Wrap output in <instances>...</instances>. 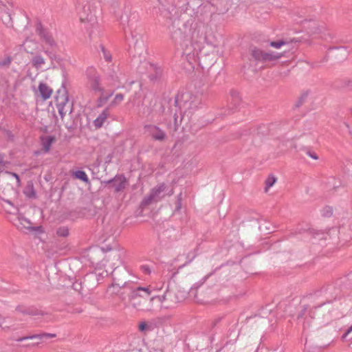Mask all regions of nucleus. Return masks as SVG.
I'll return each mask as SVG.
<instances>
[{
  "label": "nucleus",
  "instance_id": "9b49d317",
  "mask_svg": "<svg viewBox=\"0 0 352 352\" xmlns=\"http://www.w3.org/2000/svg\"><path fill=\"white\" fill-rule=\"evenodd\" d=\"M241 103L242 99L240 93L234 89L230 90L228 99V108L232 111L236 110L239 108Z\"/></svg>",
  "mask_w": 352,
  "mask_h": 352
},
{
  "label": "nucleus",
  "instance_id": "f3484780",
  "mask_svg": "<svg viewBox=\"0 0 352 352\" xmlns=\"http://www.w3.org/2000/svg\"><path fill=\"white\" fill-rule=\"evenodd\" d=\"M38 91L43 100H47L50 98L52 94L53 90L47 84L41 82L38 85Z\"/></svg>",
  "mask_w": 352,
  "mask_h": 352
},
{
  "label": "nucleus",
  "instance_id": "f704fd0d",
  "mask_svg": "<svg viewBox=\"0 0 352 352\" xmlns=\"http://www.w3.org/2000/svg\"><path fill=\"white\" fill-rule=\"evenodd\" d=\"M8 206L9 207L8 208L4 206V208L7 212L10 214H16L17 212H19V210L16 208H14L12 203L11 205L8 204Z\"/></svg>",
  "mask_w": 352,
  "mask_h": 352
},
{
  "label": "nucleus",
  "instance_id": "412c9836",
  "mask_svg": "<svg viewBox=\"0 0 352 352\" xmlns=\"http://www.w3.org/2000/svg\"><path fill=\"white\" fill-rule=\"evenodd\" d=\"M45 63V60L41 54H36L31 59V64L33 67L38 69Z\"/></svg>",
  "mask_w": 352,
  "mask_h": 352
},
{
  "label": "nucleus",
  "instance_id": "9d476101",
  "mask_svg": "<svg viewBox=\"0 0 352 352\" xmlns=\"http://www.w3.org/2000/svg\"><path fill=\"white\" fill-rule=\"evenodd\" d=\"M151 294V286L138 287L131 289L129 295L130 299L136 300L138 298H148Z\"/></svg>",
  "mask_w": 352,
  "mask_h": 352
},
{
  "label": "nucleus",
  "instance_id": "393cba45",
  "mask_svg": "<svg viewBox=\"0 0 352 352\" xmlns=\"http://www.w3.org/2000/svg\"><path fill=\"white\" fill-rule=\"evenodd\" d=\"M124 100V95L122 94H118L114 97L113 100L110 103L111 107H114L119 105Z\"/></svg>",
  "mask_w": 352,
  "mask_h": 352
},
{
  "label": "nucleus",
  "instance_id": "2f4dec72",
  "mask_svg": "<svg viewBox=\"0 0 352 352\" xmlns=\"http://www.w3.org/2000/svg\"><path fill=\"white\" fill-rule=\"evenodd\" d=\"M100 49L103 54V58L107 62H111V54L107 50L105 49V47L103 45H100Z\"/></svg>",
  "mask_w": 352,
  "mask_h": 352
},
{
  "label": "nucleus",
  "instance_id": "a18cd8bd",
  "mask_svg": "<svg viewBox=\"0 0 352 352\" xmlns=\"http://www.w3.org/2000/svg\"><path fill=\"white\" fill-rule=\"evenodd\" d=\"M308 155L314 160L318 159V157L316 153H311L310 152H308Z\"/></svg>",
  "mask_w": 352,
  "mask_h": 352
},
{
  "label": "nucleus",
  "instance_id": "ea45409f",
  "mask_svg": "<svg viewBox=\"0 0 352 352\" xmlns=\"http://www.w3.org/2000/svg\"><path fill=\"white\" fill-rule=\"evenodd\" d=\"M189 257H190V254H188L187 256V258L188 260L182 266H180L179 268H182V267L190 263L196 257V254H193V255L192 256V257L190 258H189Z\"/></svg>",
  "mask_w": 352,
  "mask_h": 352
},
{
  "label": "nucleus",
  "instance_id": "6ab92c4d",
  "mask_svg": "<svg viewBox=\"0 0 352 352\" xmlns=\"http://www.w3.org/2000/svg\"><path fill=\"white\" fill-rule=\"evenodd\" d=\"M55 142L56 138L54 136L48 135L41 137V142L44 151L46 153L49 152L52 144Z\"/></svg>",
  "mask_w": 352,
  "mask_h": 352
},
{
  "label": "nucleus",
  "instance_id": "7c9ffc66",
  "mask_svg": "<svg viewBox=\"0 0 352 352\" xmlns=\"http://www.w3.org/2000/svg\"><path fill=\"white\" fill-rule=\"evenodd\" d=\"M322 215L324 217H329L333 214V208L331 206H327L321 210Z\"/></svg>",
  "mask_w": 352,
  "mask_h": 352
},
{
  "label": "nucleus",
  "instance_id": "3c124183",
  "mask_svg": "<svg viewBox=\"0 0 352 352\" xmlns=\"http://www.w3.org/2000/svg\"><path fill=\"white\" fill-rule=\"evenodd\" d=\"M348 85H351L352 86V81H349V83H348Z\"/></svg>",
  "mask_w": 352,
  "mask_h": 352
},
{
  "label": "nucleus",
  "instance_id": "f257e3e1",
  "mask_svg": "<svg viewBox=\"0 0 352 352\" xmlns=\"http://www.w3.org/2000/svg\"><path fill=\"white\" fill-rule=\"evenodd\" d=\"M180 20L173 22L170 32L175 43L183 47V53L186 59L192 64V60L200 59L204 44L213 45L215 37L210 27L201 23H194L192 19L188 20L179 25Z\"/></svg>",
  "mask_w": 352,
  "mask_h": 352
},
{
  "label": "nucleus",
  "instance_id": "7ed1b4c3",
  "mask_svg": "<svg viewBox=\"0 0 352 352\" xmlns=\"http://www.w3.org/2000/svg\"><path fill=\"white\" fill-rule=\"evenodd\" d=\"M251 55L256 60L265 63L276 61L282 57L280 53L266 52L256 47L251 49Z\"/></svg>",
  "mask_w": 352,
  "mask_h": 352
},
{
  "label": "nucleus",
  "instance_id": "b1692460",
  "mask_svg": "<svg viewBox=\"0 0 352 352\" xmlns=\"http://www.w3.org/2000/svg\"><path fill=\"white\" fill-rule=\"evenodd\" d=\"M24 193L29 197H34L35 192L32 182H28L24 189Z\"/></svg>",
  "mask_w": 352,
  "mask_h": 352
},
{
  "label": "nucleus",
  "instance_id": "20e7f679",
  "mask_svg": "<svg viewBox=\"0 0 352 352\" xmlns=\"http://www.w3.org/2000/svg\"><path fill=\"white\" fill-rule=\"evenodd\" d=\"M36 33L38 35L40 40L45 45L52 48L57 46V43L52 32L47 28H45L41 22H37L36 24Z\"/></svg>",
  "mask_w": 352,
  "mask_h": 352
},
{
  "label": "nucleus",
  "instance_id": "dca6fc26",
  "mask_svg": "<svg viewBox=\"0 0 352 352\" xmlns=\"http://www.w3.org/2000/svg\"><path fill=\"white\" fill-rule=\"evenodd\" d=\"M110 115L109 108L104 109L101 113L94 120L93 124L96 129L101 128L107 122Z\"/></svg>",
  "mask_w": 352,
  "mask_h": 352
},
{
  "label": "nucleus",
  "instance_id": "0eeeda50",
  "mask_svg": "<svg viewBox=\"0 0 352 352\" xmlns=\"http://www.w3.org/2000/svg\"><path fill=\"white\" fill-rule=\"evenodd\" d=\"M14 189L6 179H0V198L8 204L11 205L9 197L14 194Z\"/></svg>",
  "mask_w": 352,
  "mask_h": 352
},
{
  "label": "nucleus",
  "instance_id": "ddd939ff",
  "mask_svg": "<svg viewBox=\"0 0 352 352\" xmlns=\"http://www.w3.org/2000/svg\"><path fill=\"white\" fill-rule=\"evenodd\" d=\"M104 183L106 184H112L113 187H114L115 188V191L118 192L125 188L126 184V179L122 175H118L116 176L113 179L105 181Z\"/></svg>",
  "mask_w": 352,
  "mask_h": 352
},
{
  "label": "nucleus",
  "instance_id": "603ef678",
  "mask_svg": "<svg viewBox=\"0 0 352 352\" xmlns=\"http://www.w3.org/2000/svg\"><path fill=\"white\" fill-rule=\"evenodd\" d=\"M150 352H154L153 351H151ZM157 352H163L162 350H159Z\"/></svg>",
  "mask_w": 352,
  "mask_h": 352
},
{
  "label": "nucleus",
  "instance_id": "8fccbe9b",
  "mask_svg": "<svg viewBox=\"0 0 352 352\" xmlns=\"http://www.w3.org/2000/svg\"><path fill=\"white\" fill-rule=\"evenodd\" d=\"M123 275H124V276H127V272H126V271H124V272H123Z\"/></svg>",
  "mask_w": 352,
  "mask_h": 352
},
{
  "label": "nucleus",
  "instance_id": "c03bdc74",
  "mask_svg": "<svg viewBox=\"0 0 352 352\" xmlns=\"http://www.w3.org/2000/svg\"><path fill=\"white\" fill-rule=\"evenodd\" d=\"M352 331V326H351V327H349V329H347L346 333H344L342 336V339H345L346 338V336L349 335V333H350Z\"/></svg>",
  "mask_w": 352,
  "mask_h": 352
},
{
  "label": "nucleus",
  "instance_id": "473e14b6",
  "mask_svg": "<svg viewBox=\"0 0 352 352\" xmlns=\"http://www.w3.org/2000/svg\"><path fill=\"white\" fill-rule=\"evenodd\" d=\"M152 67H153V69L155 70V74L154 75L151 74L150 76V78L152 80H157L162 75V69L160 67H154L153 65H152Z\"/></svg>",
  "mask_w": 352,
  "mask_h": 352
},
{
  "label": "nucleus",
  "instance_id": "a211bd4d",
  "mask_svg": "<svg viewBox=\"0 0 352 352\" xmlns=\"http://www.w3.org/2000/svg\"><path fill=\"white\" fill-rule=\"evenodd\" d=\"M131 350L137 352H146L147 347L143 339L137 338L133 340L132 349Z\"/></svg>",
  "mask_w": 352,
  "mask_h": 352
},
{
  "label": "nucleus",
  "instance_id": "4468645a",
  "mask_svg": "<svg viewBox=\"0 0 352 352\" xmlns=\"http://www.w3.org/2000/svg\"><path fill=\"white\" fill-rule=\"evenodd\" d=\"M12 62V58L9 55L0 57V78L6 79V74Z\"/></svg>",
  "mask_w": 352,
  "mask_h": 352
},
{
  "label": "nucleus",
  "instance_id": "37998d69",
  "mask_svg": "<svg viewBox=\"0 0 352 352\" xmlns=\"http://www.w3.org/2000/svg\"><path fill=\"white\" fill-rule=\"evenodd\" d=\"M8 175L10 176V177H15L17 180V182H19V175L16 173H10V172H8L6 173Z\"/></svg>",
  "mask_w": 352,
  "mask_h": 352
},
{
  "label": "nucleus",
  "instance_id": "423d86ee",
  "mask_svg": "<svg viewBox=\"0 0 352 352\" xmlns=\"http://www.w3.org/2000/svg\"><path fill=\"white\" fill-rule=\"evenodd\" d=\"M145 132L152 138L153 140L160 142L164 141L166 138V132L159 126L154 124H148L144 126Z\"/></svg>",
  "mask_w": 352,
  "mask_h": 352
},
{
  "label": "nucleus",
  "instance_id": "5701e85b",
  "mask_svg": "<svg viewBox=\"0 0 352 352\" xmlns=\"http://www.w3.org/2000/svg\"><path fill=\"white\" fill-rule=\"evenodd\" d=\"M73 175L76 179H80L85 183L89 182V178H88L86 173L83 170H76L74 173Z\"/></svg>",
  "mask_w": 352,
  "mask_h": 352
},
{
  "label": "nucleus",
  "instance_id": "4be33fe9",
  "mask_svg": "<svg viewBox=\"0 0 352 352\" xmlns=\"http://www.w3.org/2000/svg\"><path fill=\"white\" fill-rule=\"evenodd\" d=\"M28 314L34 317L35 320H50L49 316H47V314L45 313L43 310L33 309Z\"/></svg>",
  "mask_w": 352,
  "mask_h": 352
},
{
  "label": "nucleus",
  "instance_id": "39448f33",
  "mask_svg": "<svg viewBox=\"0 0 352 352\" xmlns=\"http://www.w3.org/2000/svg\"><path fill=\"white\" fill-rule=\"evenodd\" d=\"M12 221L18 230L24 232H33L37 230L36 227L32 226V223L20 212L16 213V218Z\"/></svg>",
  "mask_w": 352,
  "mask_h": 352
},
{
  "label": "nucleus",
  "instance_id": "6e6552de",
  "mask_svg": "<svg viewBox=\"0 0 352 352\" xmlns=\"http://www.w3.org/2000/svg\"><path fill=\"white\" fill-rule=\"evenodd\" d=\"M89 87L96 93L102 92L104 88L100 83V78L98 74L93 69H91L87 74Z\"/></svg>",
  "mask_w": 352,
  "mask_h": 352
},
{
  "label": "nucleus",
  "instance_id": "f03ea898",
  "mask_svg": "<svg viewBox=\"0 0 352 352\" xmlns=\"http://www.w3.org/2000/svg\"><path fill=\"white\" fill-rule=\"evenodd\" d=\"M55 102L62 119L67 111L72 112V107L69 104L67 91L64 83H63L61 88L56 92Z\"/></svg>",
  "mask_w": 352,
  "mask_h": 352
},
{
  "label": "nucleus",
  "instance_id": "e433bc0d",
  "mask_svg": "<svg viewBox=\"0 0 352 352\" xmlns=\"http://www.w3.org/2000/svg\"><path fill=\"white\" fill-rule=\"evenodd\" d=\"M211 6H212V5H210V3H207V4L201 6L200 7V10L201 11H204V12H208V11L210 12Z\"/></svg>",
  "mask_w": 352,
  "mask_h": 352
},
{
  "label": "nucleus",
  "instance_id": "72a5a7b5",
  "mask_svg": "<svg viewBox=\"0 0 352 352\" xmlns=\"http://www.w3.org/2000/svg\"><path fill=\"white\" fill-rule=\"evenodd\" d=\"M308 96H309V91H305V92L302 93L300 95L296 105L300 106V105L302 104L307 100Z\"/></svg>",
  "mask_w": 352,
  "mask_h": 352
},
{
  "label": "nucleus",
  "instance_id": "4c0bfd02",
  "mask_svg": "<svg viewBox=\"0 0 352 352\" xmlns=\"http://www.w3.org/2000/svg\"><path fill=\"white\" fill-rule=\"evenodd\" d=\"M165 299V296H153L151 298V301H155V300H157L158 302H162Z\"/></svg>",
  "mask_w": 352,
  "mask_h": 352
},
{
  "label": "nucleus",
  "instance_id": "79ce46f5",
  "mask_svg": "<svg viewBox=\"0 0 352 352\" xmlns=\"http://www.w3.org/2000/svg\"><path fill=\"white\" fill-rule=\"evenodd\" d=\"M147 324L145 322H140L139 324V329L140 331H144L146 329Z\"/></svg>",
  "mask_w": 352,
  "mask_h": 352
},
{
  "label": "nucleus",
  "instance_id": "c756f323",
  "mask_svg": "<svg viewBox=\"0 0 352 352\" xmlns=\"http://www.w3.org/2000/svg\"><path fill=\"white\" fill-rule=\"evenodd\" d=\"M56 234L59 236L66 237L69 235V229L67 227H60L56 230Z\"/></svg>",
  "mask_w": 352,
  "mask_h": 352
},
{
  "label": "nucleus",
  "instance_id": "c85d7f7f",
  "mask_svg": "<svg viewBox=\"0 0 352 352\" xmlns=\"http://www.w3.org/2000/svg\"><path fill=\"white\" fill-rule=\"evenodd\" d=\"M99 94H100V96L98 98L100 105L104 104L109 100V98L113 95V92L106 94H104V91L102 92H100Z\"/></svg>",
  "mask_w": 352,
  "mask_h": 352
},
{
  "label": "nucleus",
  "instance_id": "cd10ccee",
  "mask_svg": "<svg viewBox=\"0 0 352 352\" xmlns=\"http://www.w3.org/2000/svg\"><path fill=\"white\" fill-rule=\"evenodd\" d=\"M276 182V178L273 175H270L265 180V191L267 192L268 189L272 187Z\"/></svg>",
  "mask_w": 352,
  "mask_h": 352
},
{
  "label": "nucleus",
  "instance_id": "1a4fd4ad",
  "mask_svg": "<svg viewBox=\"0 0 352 352\" xmlns=\"http://www.w3.org/2000/svg\"><path fill=\"white\" fill-rule=\"evenodd\" d=\"M166 185L161 184L157 187L152 189L150 195L142 201V205L148 206L153 202H157L164 197L161 193L165 190Z\"/></svg>",
  "mask_w": 352,
  "mask_h": 352
},
{
  "label": "nucleus",
  "instance_id": "a878e982",
  "mask_svg": "<svg viewBox=\"0 0 352 352\" xmlns=\"http://www.w3.org/2000/svg\"><path fill=\"white\" fill-rule=\"evenodd\" d=\"M288 43H289V42L287 40L280 39V40L276 41H271L270 43V45L272 47L279 49L282 46L286 45Z\"/></svg>",
  "mask_w": 352,
  "mask_h": 352
},
{
  "label": "nucleus",
  "instance_id": "2eb2a0df",
  "mask_svg": "<svg viewBox=\"0 0 352 352\" xmlns=\"http://www.w3.org/2000/svg\"><path fill=\"white\" fill-rule=\"evenodd\" d=\"M80 20L82 22H91L94 20V15L93 14L90 6L85 5L82 6L81 11L79 12Z\"/></svg>",
  "mask_w": 352,
  "mask_h": 352
},
{
  "label": "nucleus",
  "instance_id": "aec40b11",
  "mask_svg": "<svg viewBox=\"0 0 352 352\" xmlns=\"http://www.w3.org/2000/svg\"><path fill=\"white\" fill-rule=\"evenodd\" d=\"M56 338V334L53 333H42V334H35L30 337H24L21 339V340H43V339H51Z\"/></svg>",
  "mask_w": 352,
  "mask_h": 352
},
{
  "label": "nucleus",
  "instance_id": "09e8293b",
  "mask_svg": "<svg viewBox=\"0 0 352 352\" xmlns=\"http://www.w3.org/2000/svg\"><path fill=\"white\" fill-rule=\"evenodd\" d=\"M44 52L47 55H50L51 54V53L48 50H45Z\"/></svg>",
  "mask_w": 352,
  "mask_h": 352
},
{
  "label": "nucleus",
  "instance_id": "f8f14e48",
  "mask_svg": "<svg viewBox=\"0 0 352 352\" xmlns=\"http://www.w3.org/2000/svg\"><path fill=\"white\" fill-rule=\"evenodd\" d=\"M118 271L116 270V269H115L112 272L113 282L112 283V285L109 287L107 290L108 292H110L111 294H113L118 292V289H120L126 285L127 282L126 281V278H123L122 280L118 277Z\"/></svg>",
  "mask_w": 352,
  "mask_h": 352
},
{
  "label": "nucleus",
  "instance_id": "49530a36",
  "mask_svg": "<svg viewBox=\"0 0 352 352\" xmlns=\"http://www.w3.org/2000/svg\"><path fill=\"white\" fill-rule=\"evenodd\" d=\"M174 120H175V125L177 126L178 125L177 124V116L176 114L174 115Z\"/></svg>",
  "mask_w": 352,
  "mask_h": 352
},
{
  "label": "nucleus",
  "instance_id": "5fc2aeb1",
  "mask_svg": "<svg viewBox=\"0 0 352 352\" xmlns=\"http://www.w3.org/2000/svg\"><path fill=\"white\" fill-rule=\"evenodd\" d=\"M350 111L352 113V108L350 109Z\"/></svg>",
  "mask_w": 352,
  "mask_h": 352
},
{
  "label": "nucleus",
  "instance_id": "bb28decb",
  "mask_svg": "<svg viewBox=\"0 0 352 352\" xmlns=\"http://www.w3.org/2000/svg\"><path fill=\"white\" fill-rule=\"evenodd\" d=\"M109 78L111 80V83L115 85L116 83L120 82L119 77L117 74V71L113 69L111 72L108 73Z\"/></svg>",
  "mask_w": 352,
  "mask_h": 352
},
{
  "label": "nucleus",
  "instance_id": "58836bf2",
  "mask_svg": "<svg viewBox=\"0 0 352 352\" xmlns=\"http://www.w3.org/2000/svg\"><path fill=\"white\" fill-rule=\"evenodd\" d=\"M200 104L199 101H192L190 102L188 108L192 109H196L197 108V104Z\"/></svg>",
  "mask_w": 352,
  "mask_h": 352
},
{
  "label": "nucleus",
  "instance_id": "c9c22d12",
  "mask_svg": "<svg viewBox=\"0 0 352 352\" xmlns=\"http://www.w3.org/2000/svg\"><path fill=\"white\" fill-rule=\"evenodd\" d=\"M72 288L75 291H77L78 292H81V291L82 289V282L81 281H76L75 283H73Z\"/></svg>",
  "mask_w": 352,
  "mask_h": 352
},
{
  "label": "nucleus",
  "instance_id": "864d4df0",
  "mask_svg": "<svg viewBox=\"0 0 352 352\" xmlns=\"http://www.w3.org/2000/svg\"><path fill=\"white\" fill-rule=\"evenodd\" d=\"M324 303L320 305L319 307L324 306Z\"/></svg>",
  "mask_w": 352,
  "mask_h": 352
},
{
  "label": "nucleus",
  "instance_id": "a19ab883",
  "mask_svg": "<svg viewBox=\"0 0 352 352\" xmlns=\"http://www.w3.org/2000/svg\"><path fill=\"white\" fill-rule=\"evenodd\" d=\"M141 270L146 274H149L151 273V270L148 265L141 266Z\"/></svg>",
  "mask_w": 352,
  "mask_h": 352
},
{
  "label": "nucleus",
  "instance_id": "de8ad7c7",
  "mask_svg": "<svg viewBox=\"0 0 352 352\" xmlns=\"http://www.w3.org/2000/svg\"><path fill=\"white\" fill-rule=\"evenodd\" d=\"M3 156L0 154V164H3Z\"/></svg>",
  "mask_w": 352,
  "mask_h": 352
}]
</instances>
